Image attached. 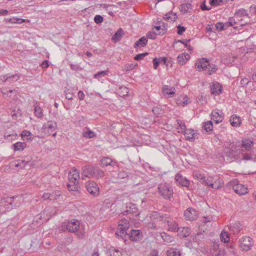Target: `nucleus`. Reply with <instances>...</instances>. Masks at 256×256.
I'll return each instance as SVG.
<instances>
[{
    "instance_id": "nucleus-1",
    "label": "nucleus",
    "mask_w": 256,
    "mask_h": 256,
    "mask_svg": "<svg viewBox=\"0 0 256 256\" xmlns=\"http://www.w3.org/2000/svg\"><path fill=\"white\" fill-rule=\"evenodd\" d=\"M228 186L232 188L234 192L238 195L246 194L248 192L247 187L244 184H240L238 180L234 179L228 183Z\"/></svg>"
},
{
    "instance_id": "nucleus-2",
    "label": "nucleus",
    "mask_w": 256,
    "mask_h": 256,
    "mask_svg": "<svg viewBox=\"0 0 256 256\" xmlns=\"http://www.w3.org/2000/svg\"><path fill=\"white\" fill-rule=\"evenodd\" d=\"M159 193L165 199L170 200L173 196L174 192L172 188L168 184H161L158 187Z\"/></svg>"
},
{
    "instance_id": "nucleus-3",
    "label": "nucleus",
    "mask_w": 256,
    "mask_h": 256,
    "mask_svg": "<svg viewBox=\"0 0 256 256\" xmlns=\"http://www.w3.org/2000/svg\"><path fill=\"white\" fill-rule=\"evenodd\" d=\"M130 228L129 222L126 219H122L118 222V230L116 232V234L122 236L127 234L126 231Z\"/></svg>"
},
{
    "instance_id": "nucleus-4",
    "label": "nucleus",
    "mask_w": 256,
    "mask_h": 256,
    "mask_svg": "<svg viewBox=\"0 0 256 256\" xmlns=\"http://www.w3.org/2000/svg\"><path fill=\"white\" fill-rule=\"evenodd\" d=\"M85 187L87 192L93 196L100 194V188L96 183L94 181H88L86 183Z\"/></svg>"
},
{
    "instance_id": "nucleus-5",
    "label": "nucleus",
    "mask_w": 256,
    "mask_h": 256,
    "mask_svg": "<svg viewBox=\"0 0 256 256\" xmlns=\"http://www.w3.org/2000/svg\"><path fill=\"white\" fill-rule=\"evenodd\" d=\"M252 240L248 236H244L239 240V246L243 250H249L252 248Z\"/></svg>"
},
{
    "instance_id": "nucleus-6",
    "label": "nucleus",
    "mask_w": 256,
    "mask_h": 256,
    "mask_svg": "<svg viewBox=\"0 0 256 256\" xmlns=\"http://www.w3.org/2000/svg\"><path fill=\"white\" fill-rule=\"evenodd\" d=\"M57 128L56 122L53 120H49L45 123L42 126V130L44 134L50 136Z\"/></svg>"
},
{
    "instance_id": "nucleus-7",
    "label": "nucleus",
    "mask_w": 256,
    "mask_h": 256,
    "mask_svg": "<svg viewBox=\"0 0 256 256\" xmlns=\"http://www.w3.org/2000/svg\"><path fill=\"white\" fill-rule=\"evenodd\" d=\"M164 222L166 224L168 230L172 232H176L179 230L178 224L174 219L168 218L164 220Z\"/></svg>"
},
{
    "instance_id": "nucleus-8",
    "label": "nucleus",
    "mask_w": 256,
    "mask_h": 256,
    "mask_svg": "<svg viewBox=\"0 0 256 256\" xmlns=\"http://www.w3.org/2000/svg\"><path fill=\"white\" fill-rule=\"evenodd\" d=\"M184 216L186 220L192 221L197 218L198 212L195 209L189 208L184 211Z\"/></svg>"
},
{
    "instance_id": "nucleus-9",
    "label": "nucleus",
    "mask_w": 256,
    "mask_h": 256,
    "mask_svg": "<svg viewBox=\"0 0 256 256\" xmlns=\"http://www.w3.org/2000/svg\"><path fill=\"white\" fill-rule=\"evenodd\" d=\"M162 94L164 96L168 98H172L176 93V88L167 85L164 86L162 88Z\"/></svg>"
},
{
    "instance_id": "nucleus-10",
    "label": "nucleus",
    "mask_w": 256,
    "mask_h": 256,
    "mask_svg": "<svg viewBox=\"0 0 256 256\" xmlns=\"http://www.w3.org/2000/svg\"><path fill=\"white\" fill-rule=\"evenodd\" d=\"M80 222L73 219L69 221L66 225V228L68 230L71 232H77L80 228Z\"/></svg>"
},
{
    "instance_id": "nucleus-11",
    "label": "nucleus",
    "mask_w": 256,
    "mask_h": 256,
    "mask_svg": "<svg viewBox=\"0 0 256 256\" xmlns=\"http://www.w3.org/2000/svg\"><path fill=\"white\" fill-rule=\"evenodd\" d=\"M242 225L239 222H235L230 224V226H227L225 227L224 229L228 228L230 230V234H238L241 230Z\"/></svg>"
},
{
    "instance_id": "nucleus-12",
    "label": "nucleus",
    "mask_w": 256,
    "mask_h": 256,
    "mask_svg": "<svg viewBox=\"0 0 256 256\" xmlns=\"http://www.w3.org/2000/svg\"><path fill=\"white\" fill-rule=\"evenodd\" d=\"M239 146L236 144H232L225 150L226 153L230 157L235 158L238 155V150H239Z\"/></svg>"
},
{
    "instance_id": "nucleus-13",
    "label": "nucleus",
    "mask_w": 256,
    "mask_h": 256,
    "mask_svg": "<svg viewBox=\"0 0 256 256\" xmlns=\"http://www.w3.org/2000/svg\"><path fill=\"white\" fill-rule=\"evenodd\" d=\"M94 168L92 166H84L82 168V179L84 177H94Z\"/></svg>"
},
{
    "instance_id": "nucleus-14",
    "label": "nucleus",
    "mask_w": 256,
    "mask_h": 256,
    "mask_svg": "<svg viewBox=\"0 0 256 256\" xmlns=\"http://www.w3.org/2000/svg\"><path fill=\"white\" fill-rule=\"evenodd\" d=\"M176 182L183 186L188 187L190 185V180L184 178L180 174H177L175 176Z\"/></svg>"
},
{
    "instance_id": "nucleus-15",
    "label": "nucleus",
    "mask_w": 256,
    "mask_h": 256,
    "mask_svg": "<svg viewBox=\"0 0 256 256\" xmlns=\"http://www.w3.org/2000/svg\"><path fill=\"white\" fill-rule=\"evenodd\" d=\"M184 134L186 140H188L194 141L196 138H198V134L192 129H186Z\"/></svg>"
},
{
    "instance_id": "nucleus-16",
    "label": "nucleus",
    "mask_w": 256,
    "mask_h": 256,
    "mask_svg": "<svg viewBox=\"0 0 256 256\" xmlns=\"http://www.w3.org/2000/svg\"><path fill=\"white\" fill-rule=\"evenodd\" d=\"M68 179L69 180L78 182L80 179V173L76 169L74 168L72 169L68 174Z\"/></svg>"
},
{
    "instance_id": "nucleus-17",
    "label": "nucleus",
    "mask_w": 256,
    "mask_h": 256,
    "mask_svg": "<svg viewBox=\"0 0 256 256\" xmlns=\"http://www.w3.org/2000/svg\"><path fill=\"white\" fill-rule=\"evenodd\" d=\"M212 120L216 123L218 124L222 122L223 120L222 112L220 113L216 110H214L212 112Z\"/></svg>"
},
{
    "instance_id": "nucleus-18",
    "label": "nucleus",
    "mask_w": 256,
    "mask_h": 256,
    "mask_svg": "<svg viewBox=\"0 0 256 256\" xmlns=\"http://www.w3.org/2000/svg\"><path fill=\"white\" fill-rule=\"evenodd\" d=\"M172 58H170L168 59L167 57H160L155 58L152 59L153 64H166L167 63H170Z\"/></svg>"
},
{
    "instance_id": "nucleus-19",
    "label": "nucleus",
    "mask_w": 256,
    "mask_h": 256,
    "mask_svg": "<svg viewBox=\"0 0 256 256\" xmlns=\"http://www.w3.org/2000/svg\"><path fill=\"white\" fill-rule=\"evenodd\" d=\"M224 184L223 181L219 177L216 176L214 178V180L211 184L210 188L214 189H219L222 187Z\"/></svg>"
},
{
    "instance_id": "nucleus-20",
    "label": "nucleus",
    "mask_w": 256,
    "mask_h": 256,
    "mask_svg": "<svg viewBox=\"0 0 256 256\" xmlns=\"http://www.w3.org/2000/svg\"><path fill=\"white\" fill-rule=\"evenodd\" d=\"M210 90L212 94L218 95L222 92L221 86L218 82L212 83L210 87Z\"/></svg>"
},
{
    "instance_id": "nucleus-21",
    "label": "nucleus",
    "mask_w": 256,
    "mask_h": 256,
    "mask_svg": "<svg viewBox=\"0 0 256 256\" xmlns=\"http://www.w3.org/2000/svg\"><path fill=\"white\" fill-rule=\"evenodd\" d=\"M148 44V40L144 36H142L134 44V47L135 48H142Z\"/></svg>"
},
{
    "instance_id": "nucleus-22",
    "label": "nucleus",
    "mask_w": 256,
    "mask_h": 256,
    "mask_svg": "<svg viewBox=\"0 0 256 256\" xmlns=\"http://www.w3.org/2000/svg\"><path fill=\"white\" fill-rule=\"evenodd\" d=\"M167 256H180L181 252L179 248H169L166 250Z\"/></svg>"
},
{
    "instance_id": "nucleus-23",
    "label": "nucleus",
    "mask_w": 256,
    "mask_h": 256,
    "mask_svg": "<svg viewBox=\"0 0 256 256\" xmlns=\"http://www.w3.org/2000/svg\"><path fill=\"white\" fill-rule=\"evenodd\" d=\"M230 124L232 126L238 127L240 126L241 124V120L239 116L236 115H232L230 116Z\"/></svg>"
},
{
    "instance_id": "nucleus-24",
    "label": "nucleus",
    "mask_w": 256,
    "mask_h": 256,
    "mask_svg": "<svg viewBox=\"0 0 256 256\" xmlns=\"http://www.w3.org/2000/svg\"><path fill=\"white\" fill-rule=\"evenodd\" d=\"M67 186L70 191H78L80 188L78 181L69 180Z\"/></svg>"
},
{
    "instance_id": "nucleus-25",
    "label": "nucleus",
    "mask_w": 256,
    "mask_h": 256,
    "mask_svg": "<svg viewBox=\"0 0 256 256\" xmlns=\"http://www.w3.org/2000/svg\"><path fill=\"white\" fill-rule=\"evenodd\" d=\"M190 56L188 54L182 53L178 56L177 58L180 64H184L189 60Z\"/></svg>"
},
{
    "instance_id": "nucleus-26",
    "label": "nucleus",
    "mask_w": 256,
    "mask_h": 256,
    "mask_svg": "<svg viewBox=\"0 0 256 256\" xmlns=\"http://www.w3.org/2000/svg\"><path fill=\"white\" fill-rule=\"evenodd\" d=\"M129 236L132 240L136 241L140 238L141 232L140 230H132Z\"/></svg>"
},
{
    "instance_id": "nucleus-27",
    "label": "nucleus",
    "mask_w": 256,
    "mask_h": 256,
    "mask_svg": "<svg viewBox=\"0 0 256 256\" xmlns=\"http://www.w3.org/2000/svg\"><path fill=\"white\" fill-rule=\"evenodd\" d=\"M138 212V208L136 204L132 203L128 204L126 206V210L124 212V214H136Z\"/></svg>"
},
{
    "instance_id": "nucleus-28",
    "label": "nucleus",
    "mask_w": 256,
    "mask_h": 256,
    "mask_svg": "<svg viewBox=\"0 0 256 256\" xmlns=\"http://www.w3.org/2000/svg\"><path fill=\"white\" fill-rule=\"evenodd\" d=\"M34 115L38 118H41L44 114L42 108L38 105V103L36 102L34 104Z\"/></svg>"
},
{
    "instance_id": "nucleus-29",
    "label": "nucleus",
    "mask_w": 256,
    "mask_h": 256,
    "mask_svg": "<svg viewBox=\"0 0 256 256\" xmlns=\"http://www.w3.org/2000/svg\"><path fill=\"white\" fill-rule=\"evenodd\" d=\"M179 8L183 14H186L188 12L189 9H192V5L190 3H183L180 4Z\"/></svg>"
},
{
    "instance_id": "nucleus-30",
    "label": "nucleus",
    "mask_w": 256,
    "mask_h": 256,
    "mask_svg": "<svg viewBox=\"0 0 256 256\" xmlns=\"http://www.w3.org/2000/svg\"><path fill=\"white\" fill-rule=\"evenodd\" d=\"M242 147L246 150H249L254 146V142L250 139H244L242 140Z\"/></svg>"
},
{
    "instance_id": "nucleus-31",
    "label": "nucleus",
    "mask_w": 256,
    "mask_h": 256,
    "mask_svg": "<svg viewBox=\"0 0 256 256\" xmlns=\"http://www.w3.org/2000/svg\"><path fill=\"white\" fill-rule=\"evenodd\" d=\"M160 235L163 240L167 244L175 242L174 238L169 236L166 232H162Z\"/></svg>"
},
{
    "instance_id": "nucleus-32",
    "label": "nucleus",
    "mask_w": 256,
    "mask_h": 256,
    "mask_svg": "<svg viewBox=\"0 0 256 256\" xmlns=\"http://www.w3.org/2000/svg\"><path fill=\"white\" fill-rule=\"evenodd\" d=\"M164 18L169 22H171L175 21L178 18V16L176 13L170 12L164 16Z\"/></svg>"
},
{
    "instance_id": "nucleus-33",
    "label": "nucleus",
    "mask_w": 256,
    "mask_h": 256,
    "mask_svg": "<svg viewBox=\"0 0 256 256\" xmlns=\"http://www.w3.org/2000/svg\"><path fill=\"white\" fill-rule=\"evenodd\" d=\"M210 66L211 65H202V71H206V73L208 74H212L216 72V68L215 65H213L212 67Z\"/></svg>"
},
{
    "instance_id": "nucleus-34",
    "label": "nucleus",
    "mask_w": 256,
    "mask_h": 256,
    "mask_svg": "<svg viewBox=\"0 0 256 256\" xmlns=\"http://www.w3.org/2000/svg\"><path fill=\"white\" fill-rule=\"evenodd\" d=\"M176 122L178 124V126L176 127L178 132V133H184L186 130V126L184 122L180 120H178Z\"/></svg>"
},
{
    "instance_id": "nucleus-35",
    "label": "nucleus",
    "mask_w": 256,
    "mask_h": 256,
    "mask_svg": "<svg viewBox=\"0 0 256 256\" xmlns=\"http://www.w3.org/2000/svg\"><path fill=\"white\" fill-rule=\"evenodd\" d=\"M176 104L178 106H184L188 104V98L186 96H181L180 98L176 100Z\"/></svg>"
},
{
    "instance_id": "nucleus-36",
    "label": "nucleus",
    "mask_w": 256,
    "mask_h": 256,
    "mask_svg": "<svg viewBox=\"0 0 256 256\" xmlns=\"http://www.w3.org/2000/svg\"><path fill=\"white\" fill-rule=\"evenodd\" d=\"M122 29L119 28L112 36V40L114 42L119 41L122 34Z\"/></svg>"
},
{
    "instance_id": "nucleus-37",
    "label": "nucleus",
    "mask_w": 256,
    "mask_h": 256,
    "mask_svg": "<svg viewBox=\"0 0 256 256\" xmlns=\"http://www.w3.org/2000/svg\"><path fill=\"white\" fill-rule=\"evenodd\" d=\"M14 150H22L26 147V144L24 142H18L13 144Z\"/></svg>"
},
{
    "instance_id": "nucleus-38",
    "label": "nucleus",
    "mask_w": 256,
    "mask_h": 256,
    "mask_svg": "<svg viewBox=\"0 0 256 256\" xmlns=\"http://www.w3.org/2000/svg\"><path fill=\"white\" fill-rule=\"evenodd\" d=\"M222 231L220 234V239L221 241L223 242L224 243L228 242L230 240V237L228 233L225 230Z\"/></svg>"
},
{
    "instance_id": "nucleus-39",
    "label": "nucleus",
    "mask_w": 256,
    "mask_h": 256,
    "mask_svg": "<svg viewBox=\"0 0 256 256\" xmlns=\"http://www.w3.org/2000/svg\"><path fill=\"white\" fill-rule=\"evenodd\" d=\"M82 136L86 138H90L95 137L96 135L94 132L87 130L83 132Z\"/></svg>"
},
{
    "instance_id": "nucleus-40",
    "label": "nucleus",
    "mask_w": 256,
    "mask_h": 256,
    "mask_svg": "<svg viewBox=\"0 0 256 256\" xmlns=\"http://www.w3.org/2000/svg\"><path fill=\"white\" fill-rule=\"evenodd\" d=\"M234 16L237 17H241L248 16V14L246 10L244 8H240L236 12Z\"/></svg>"
},
{
    "instance_id": "nucleus-41",
    "label": "nucleus",
    "mask_w": 256,
    "mask_h": 256,
    "mask_svg": "<svg viewBox=\"0 0 256 256\" xmlns=\"http://www.w3.org/2000/svg\"><path fill=\"white\" fill-rule=\"evenodd\" d=\"M60 196V194H56V196H54V195L52 194H49V193H44L42 196V198L44 200H56L58 196Z\"/></svg>"
},
{
    "instance_id": "nucleus-42",
    "label": "nucleus",
    "mask_w": 256,
    "mask_h": 256,
    "mask_svg": "<svg viewBox=\"0 0 256 256\" xmlns=\"http://www.w3.org/2000/svg\"><path fill=\"white\" fill-rule=\"evenodd\" d=\"M159 24H161L162 28L161 31L159 33H158V34L162 36L164 35L165 33H166L168 30V24L164 23V22L160 20L159 21Z\"/></svg>"
},
{
    "instance_id": "nucleus-43",
    "label": "nucleus",
    "mask_w": 256,
    "mask_h": 256,
    "mask_svg": "<svg viewBox=\"0 0 256 256\" xmlns=\"http://www.w3.org/2000/svg\"><path fill=\"white\" fill-rule=\"evenodd\" d=\"M190 234V230L188 228H183L182 230L178 234L180 237L186 238Z\"/></svg>"
},
{
    "instance_id": "nucleus-44",
    "label": "nucleus",
    "mask_w": 256,
    "mask_h": 256,
    "mask_svg": "<svg viewBox=\"0 0 256 256\" xmlns=\"http://www.w3.org/2000/svg\"><path fill=\"white\" fill-rule=\"evenodd\" d=\"M150 218L152 220H162L163 217L156 212H152L150 214Z\"/></svg>"
},
{
    "instance_id": "nucleus-45",
    "label": "nucleus",
    "mask_w": 256,
    "mask_h": 256,
    "mask_svg": "<svg viewBox=\"0 0 256 256\" xmlns=\"http://www.w3.org/2000/svg\"><path fill=\"white\" fill-rule=\"evenodd\" d=\"M101 162L103 166H113L112 160L108 158H104L101 160Z\"/></svg>"
},
{
    "instance_id": "nucleus-46",
    "label": "nucleus",
    "mask_w": 256,
    "mask_h": 256,
    "mask_svg": "<svg viewBox=\"0 0 256 256\" xmlns=\"http://www.w3.org/2000/svg\"><path fill=\"white\" fill-rule=\"evenodd\" d=\"M237 22L236 21L235 19L233 17H230L228 18V20L224 22L226 28H227L232 26L234 24H236Z\"/></svg>"
},
{
    "instance_id": "nucleus-47",
    "label": "nucleus",
    "mask_w": 256,
    "mask_h": 256,
    "mask_svg": "<svg viewBox=\"0 0 256 256\" xmlns=\"http://www.w3.org/2000/svg\"><path fill=\"white\" fill-rule=\"evenodd\" d=\"M104 175V172L102 170L98 168H94V176L96 177L97 178H99L103 177Z\"/></svg>"
},
{
    "instance_id": "nucleus-48",
    "label": "nucleus",
    "mask_w": 256,
    "mask_h": 256,
    "mask_svg": "<svg viewBox=\"0 0 256 256\" xmlns=\"http://www.w3.org/2000/svg\"><path fill=\"white\" fill-rule=\"evenodd\" d=\"M118 93L121 96H127L128 93V88L126 86L120 87L119 89Z\"/></svg>"
},
{
    "instance_id": "nucleus-49",
    "label": "nucleus",
    "mask_w": 256,
    "mask_h": 256,
    "mask_svg": "<svg viewBox=\"0 0 256 256\" xmlns=\"http://www.w3.org/2000/svg\"><path fill=\"white\" fill-rule=\"evenodd\" d=\"M215 26L218 31H222L226 29L224 23L222 22H216Z\"/></svg>"
},
{
    "instance_id": "nucleus-50",
    "label": "nucleus",
    "mask_w": 256,
    "mask_h": 256,
    "mask_svg": "<svg viewBox=\"0 0 256 256\" xmlns=\"http://www.w3.org/2000/svg\"><path fill=\"white\" fill-rule=\"evenodd\" d=\"M204 128L206 132H209L212 130L213 128L212 122L210 120L206 122L204 125Z\"/></svg>"
},
{
    "instance_id": "nucleus-51",
    "label": "nucleus",
    "mask_w": 256,
    "mask_h": 256,
    "mask_svg": "<svg viewBox=\"0 0 256 256\" xmlns=\"http://www.w3.org/2000/svg\"><path fill=\"white\" fill-rule=\"evenodd\" d=\"M158 34H156L154 32H148L146 34L147 38H148L151 40H155L156 38V35Z\"/></svg>"
},
{
    "instance_id": "nucleus-52",
    "label": "nucleus",
    "mask_w": 256,
    "mask_h": 256,
    "mask_svg": "<svg viewBox=\"0 0 256 256\" xmlns=\"http://www.w3.org/2000/svg\"><path fill=\"white\" fill-rule=\"evenodd\" d=\"M148 54V52H146L142 53V54H136L134 56V59L136 60H142L144 58V56H146Z\"/></svg>"
},
{
    "instance_id": "nucleus-53",
    "label": "nucleus",
    "mask_w": 256,
    "mask_h": 256,
    "mask_svg": "<svg viewBox=\"0 0 256 256\" xmlns=\"http://www.w3.org/2000/svg\"><path fill=\"white\" fill-rule=\"evenodd\" d=\"M94 21L96 24H99L104 21V18L102 16L97 14L94 18Z\"/></svg>"
},
{
    "instance_id": "nucleus-54",
    "label": "nucleus",
    "mask_w": 256,
    "mask_h": 256,
    "mask_svg": "<svg viewBox=\"0 0 256 256\" xmlns=\"http://www.w3.org/2000/svg\"><path fill=\"white\" fill-rule=\"evenodd\" d=\"M177 33L179 35H182L186 30V28L184 26L178 24L177 26Z\"/></svg>"
},
{
    "instance_id": "nucleus-55",
    "label": "nucleus",
    "mask_w": 256,
    "mask_h": 256,
    "mask_svg": "<svg viewBox=\"0 0 256 256\" xmlns=\"http://www.w3.org/2000/svg\"><path fill=\"white\" fill-rule=\"evenodd\" d=\"M203 176V174H200L199 172H195L193 173V176L194 177V178L198 180L199 182L201 180Z\"/></svg>"
},
{
    "instance_id": "nucleus-56",
    "label": "nucleus",
    "mask_w": 256,
    "mask_h": 256,
    "mask_svg": "<svg viewBox=\"0 0 256 256\" xmlns=\"http://www.w3.org/2000/svg\"><path fill=\"white\" fill-rule=\"evenodd\" d=\"M128 176V173L125 171H120L118 174V177L120 178H124Z\"/></svg>"
},
{
    "instance_id": "nucleus-57",
    "label": "nucleus",
    "mask_w": 256,
    "mask_h": 256,
    "mask_svg": "<svg viewBox=\"0 0 256 256\" xmlns=\"http://www.w3.org/2000/svg\"><path fill=\"white\" fill-rule=\"evenodd\" d=\"M210 62H211V60L210 58H203L199 60V64H205L206 63H207L208 64H210Z\"/></svg>"
},
{
    "instance_id": "nucleus-58",
    "label": "nucleus",
    "mask_w": 256,
    "mask_h": 256,
    "mask_svg": "<svg viewBox=\"0 0 256 256\" xmlns=\"http://www.w3.org/2000/svg\"><path fill=\"white\" fill-rule=\"evenodd\" d=\"M200 8L202 10H210L211 9L210 7L207 6L206 4V1H204L200 4Z\"/></svg>"
},
{
    "instance_id": "nucleus-59",
    "label": "nucleus",
    "mask_w": 256,
    "mask_h": 256,
    "mask_svg": "<svg viewBox=\"0 0 256 256\" xmlns=\"http://www.w3.org/2000/svg\"><path fill=\"white\" fill-rule=\"evenodd\" d=\"M108 70L102 71V72H100L95 74L94 75V77L96 78H98L99 76H102L106 75V74H108Z\"/></svg>"
},
{
    "instance_id": "nucleus-60",
    "label": "nucleus",
    "mask_w": 256,
    "mask_h": 256,
    "mask_svg": "<svg viewBox=\"0 0 256 256\" xmlns=\"http://www.w3.org/2000/svg\"><path fill=\"white\" fill-rule=\"evenodd\" d=\"M220 0H210V4L212 6H217L220 5Z\"/></svg>"
},
{
    "instance_id": "nucleus-61",
    "label": "nucleus",
    "mask_w": 256,
    "mask_h": 256,
    "mask_svg": "<svg viewBox=\"0 0 256 256\" xmlns=\"http://www.w3.org/2000/svg\"><path fill=\"white\" fill-rule=\"evenodd\" d=\"M214 180V178H206V182H205L204 184L208 186H211V184Z\"/></svg>"
},
{
    "instance_id": "nucleus-62",
    "label": "nucleus",
    "mask_w": 256,
    "mask_h": 256,
    "mask_svg": "<svg viewBox=\"0 0 256 256\" xmlns=\"http://www.w3.org/2000/svg\"><path fill=\"white\" fill-rule=\"evenodd\" d=\"M242 156H243L242 158V159L244 160H252L251 156L248 153L245 152L244 154H242Z\"/></svg>"
},
{
    "instance_id": "nucleus-63",
    "label": "nucleus",
    "mask_w": 256,
    "mask_h": 256,
    "mask_svg": "<svg viewBox=\"0 0 256 256\" xmlns=\"http://www.w3.org/2000/svg\"><path fill=\"white\" fill-rule=\"evenodd\" d=\"M20 112L19 110H18L17 111H16V110H14L12 112V116L13 118H14V119L16 118L18 114L20 115Z\"/></svg>"
},
{
    "instance_id": "nucleus-64",
    "label": "nucleus",
    "mask_w": 256,
    "mask_h": 256,
    "mask_svg": "<svg viewBox=\"0 0 256 256\" xmlns=\"http://www.w3.org/2000/svg\"><path fill=\"white\" fill-rule=\"evenodd\" d=\"M110 253V256H121L120 252L118 250H112Z\"/></svg>"
}]
</instances>
